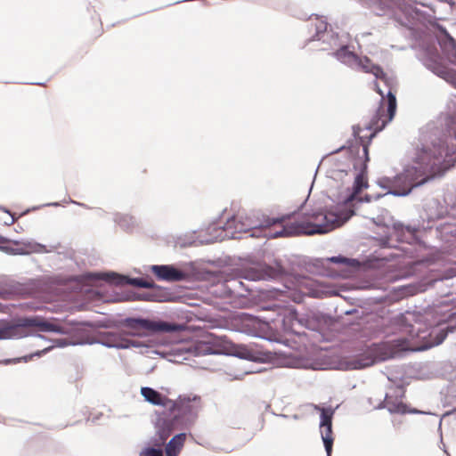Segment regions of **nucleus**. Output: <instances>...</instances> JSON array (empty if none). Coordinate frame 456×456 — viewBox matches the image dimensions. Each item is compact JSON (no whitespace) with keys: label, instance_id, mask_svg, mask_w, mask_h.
I'll return each instance as SVG.
<instances>
[{"label":"nucleus","instance_id":"38","mask_svg":"<svg viewBox=\"0 0 456 456\" xmlns=\"http://www.w3.org/2000/svg\"><path fill=\"white\" fill-rule=\"evenodd\" d=\"M0 210H3L7 216L2 220L4 225H11L14 223L15 217L6 208L0 206Z\"/></svg>","mask_w":456,"mask_h":456},{"label":"nucleus","instance_id":"2","mask_svg":"<svg viewBox=\"0 0 456 456\" xmlns=\"http://www.w3.org/2000/svg\"><path fill=\"white\" fill-rule=\"evenodd\" d=\"M311 215H304L294 220L282 224L283 217H271L263 216L261 220H255L246 216L228 218L224 226V238L240 240L242 237L240 233L247 234L248 237H264V238H289L300 235H313L316 233H325L329 231L327 228L329 223L325 220H315L314 212Z\"/></svg>","mask_w":456,"mask_h":456},{"label":"nucleus","instance_id":"29","mask_svg":"<svg viewBox=\"0 0 456 456\" xmlns=\"http://www.w3.org/2000/svg\"><path fill=\"white\" fill-rule=\"evenodd\" d=\"M187 436H191V434L190 432H180L175 434L167 443H165V456H178Z\"/></svg>","mask_w":456,"mask_h":456},{"label":"nucleus","instance_id":"45","mask_svg":"<svg viewBox=\"0 0 456 456\" xmlns=\"http://www.w3.org/2000/svg\"><path fill=\"white\" fill-rule=\"evenodd\" d=\"M40 343V346H34L35 347H40L42 346L43 348L45 347V344H47L48 342H39Z\"/></svg>","mask_w":456,"mask_h":456},{"label":"nucleus","instance_id":"49","mask_svg":"<svg viewBox=\"0 0 456 456\" xmlns=\"http://www.w3.org/2000/svg\"><path fill=\"white\" fill-rule=\"evenodd\" d=\"M6 294L4 290L0 289V297H4Z\"/></svg>","mask_w":456,"mask_h":456},{"label":"nucleus","instance_id":"44","mask_svg":"<svg viewBox=\"0 0 456 456\" xmlns=\"http://www.w3.org/2000/svg\"><path fill=\"white\" fill-rule=\"evenodd\" d=\"M30 85L45 86V82H30Z\"/></svg>","mask_w":456,"mask_h":456},{"label":"nucleus","instance_id":"14","mask_svg":"<svg viewBox=\"0 0 456 456\" xmlns=\"http://www.w3.org/2000/svg\"><path fill=\"white\" fill-rule=\"evenodd\" d=\"M337 50L330 53L331 56L336 58L341 63L352 68L361 69L366 73L373 74L376 78H380L385 76L383 69L374 64L370 58L359 57L353 51L350 50L347 45L340 44L337 45Z\"/></svg>","mask_w":456,"mask_h":456},{"label":"nucleus","instance_id":"20","mask_svg":"<svg viewBox=\"0 0 456 456\" xmlns=\"http://www.w3.org/2000/svg\"><path fill=\"white\" fill-rule=\"evenodd\" d=\"M320 410V432L323 443L326 456H331L333 451V425L332 419L335 414V409L329 407Z\"/></svg>","mask_w":456,"mask_h":456},{"label":"nucleus","instance_id":"55","mask_svg":"<svg viewBox=\"0 0 456 456\" xmlns=\"http://www.w3.org/2000/svg\"><path fill=\"white\" fill-rule=\"evenodd\" d=\"M29 308H30V311L33 309V306H32L31 303H30Z\"/></svg>","mask_w":456,"mask_h":456},{"label":"nucleus","instance_id":"25","mask_svg":"<svg viewBox=\"0 0 456 456\" xmlns=\"http://www.w3.org/2000/svg\"><path fill=\"white\" fill-rule=\"evenodd\" d=\"M376 92L381 96V99L379 101V106L376 109L371 119L370 122L366 124L365 128L372 123L374 120V118L377 114L379 115V119L377 120L378 126H381L382 123L387 122V120L389 118L390 112L388 110V107L390 104L394 103L395 104V110L397 109V102L395 94L391 91V89H388L387 93L385 94L383 90L379 86V85L376 84Z\"/></svg>","mask_w":456,"mask_h":456},{"label":"nucleus","instance_id":"48","mask_svg":"<svg viewBox=\"0 0 456 456\" xmlns=\"http://www.w3.org/2000/svg\"><path fill=\"white\" fill-rule=\"evenodd\" d=\"M34 283H35L34 279H30V281H29V284H30V289H32V287L34 286Z\"/></svg>","mask_w":456,"mask_h":456},{"label":"nucleus","instance_id":"7","mask_svg":"<svg viewBox=\"0 0 456 456\" xmlns=\"http://www.w3.org/2000/svg\"><path fill=\"white\" fill-rule=\"evenodd\" d=\"M449 301L443 298L428 305L424 313L415 317V322L408 325L411 338L427 339L423 350L441 345L449 333L456 331V308Z\"/></svg>","mask_w":456,"mask_h":456},{"label":"nucleus","instance_id":"51","mask_svg":"<svg viewBox=\"0 0 456 456\" xmlns=\"http://www.w3.org/2000/svg\"><path fill=\"white\" fill-rule=\"evenodd\" d=\"M443 451L446 453L447 456H451L450 453H448L447 451L445 450V446L444 445Z\"/></svg>","mask_w":456,"mask_h":456},{"label":"nucleus","instance_id":"56","mask_svg":"<svg viewBox=\"0 0 456 456\" xmlns=\"http://www.w3.org/2000/svg\"><path fill=\"white\" fill-rule=\"evenodd\" d=\"M455 411H456V408H455Z\"/></svg>","mask_w":456,"mask_h":456},{"label":"nucleus","instance_id":"53","mask_svg":"<svg viewBox=\"0 0 456 456\" xmlns=\"http://www.w3.org/2000/svg\"><path fill=\"white\" fill-rule=\"evenodd\" d=\"M28 213V209H26L24 212H23V215Z\"/></svg>","mask_w":456,"mask_h":456},{"label":"nucleus","instance_id":"22","mask_svg":"<svg viewBox=\"0 0 456 456\" xmlns=\"http://www.w3.org/2000/svg\"><path fill=\"white\" fill-rule=\"evenodd\" d=\"M314 27L315 32L311 37L307 39L306 44H309L313 41H320L323 45H327L322 47V51L334 49L337 47V45H339L338 34L334 32L331 28L330 30L328 29L329 27H330L328 22L320 20L314 25Z\"/></svg>","mask_w":456,"mask_h":456},{"label":"nucleus","instance_id":"42","mask_svg":"<svg viewBox=\"0 0 456 456\" xmlns=\"http://www.w3.org/2000/svg\"><path fill=\"white\" fill-rule=\"evenodd\" d=\"M69 202H70L72 204L78 205V206L86 208H89V207L87 205H86L85 203L77 202V201H75V200H73L71 199L69 200Z\"/></svg>","mask_w":456,"mask_h":456},{"label":"nucleus","instance_id":"11","mask_svg":"<svg viewBox=\"0 0 456 456\" xmlns=\"http://www.w3.org/2000/svg\"><path fill=\"white\" fill-rule=\"evenodd\" d=\"M229 341L225 336L208 333L195 347L196 355L224 354L247 361H255V353L246 346L227 348Z\"/></svg>","mask_w":456,"mask_h":456},{"label":"nucleus","instance_id":"34","mask_svg":"<svg viewBox=\"0 0 456 456\" xmlns=\"http://www.w3.org/2000/svg\"><path fill=\"white\" fill-rule=\"evenodd\" d=\"M390 5L387 2H383L380 0H377L373 3L372 10L374 13L378 16H381L386 13L387 10H389Z\"/></svg>","mask_w":456,"mask_h":456},{"label":"nucleus","instance_id":"43","mask_svg":"<svg viewBox=\"0 0 456 456\" xmlns=\"http://www.w3.org/2000/svg\"><path fill=\"white\" fill-rule=\"evenodd\" d=\"M44 206L59 207V206H61V203L58 201H54V202H50V203L45 204Z\"/></svg>","mask_w":456,"mask_h":456},{"label":"nucleus","instance_id":"33","mask_svg":"<svg viewBox=\"0 0 456 456\" xmlns=\"http://www.w3.org/2000/svg\"><path fill=\"white\" fill-rule=\"evenodd\" d=\"M57 246H51L50 249H48L46 245L30 239V255L33 253H48L55 250Z\"/></svg>","mask_w":456,"mask_h":456},{"label":"nucleus","instance_id":"12","mask_svg":"<svg viewBox=\"0 0 456 456\" xmlns=\"http://www.w3.org/2000/svg\"><path fill=\"white\" fill-rule=\"evenodd\" d=\"M313 265L322 276L331 279H348L359 267V261L338 254L329 257L314 258Z\"/></svg>","mask_w":456,"mask_h":456},{"label":"nucleus","instance_id":"15","mask_svg":"<svg viewBox=\"0 0 456 456\" xmlns=\"http://www.w3.org/2000/svg\"><path fill=\"white\" fill-rule=\"evenodd\" d=\"M342 315L352 317L347 324L356 335L362 339H370L378 332L377 325L373 321L374 315L363 307H350L345 310Z\"/></svg>","mask_w":456,"mask_h":456},{"label":"nucleus","instance_id":"3","mask_svg":"<svg viewBox=\"0 0 456 456\" xmlns=\"http://www.w3.org/2000/svg\"><path fill=\"white\" fill-rule=\"evenodd\" d=\"M96 322H78L30 315V346H40L39 342L51 344L42 349L30 351V360L41 357L54 347L63 348L68 346H84L99 344Z\"/></svg>","mask_w":456,"mask_h":456},{"label":"nucleus","instance_id":"30","mask_svg":"<svg viewBox=\"0 0 456 456\" xmlns=\"http://www.w3.org/2000/svg\"><path fill=\"white\" fill-rule=\"evenodd\" d=\"M113 221L116 223L123 231L131 232L137 226V219L131 215L115 213Z\"/></svg>","mask_w":456,"mask_h":456},{"label":"nucleus","instance_id":"1","mask_svg":"<svg viewBox=\"0 0 456 456\" xmlns=\"http://www.w3.org/2000/svg\"><path fill=\"white\" fill-rule=\"evenodd\" d=\"M456 165V124L428 122L419 129L411 164L395 175L381 176L376 184L386 191L375 193L373 200L387 196L404 198L414 190L443 178Z\"/></svg>","mask_w":456,"mask_h":456},{"label":"nucleus","instance_id":"50","mask_svg":"<svg viewBox=\"0 0 456 456\" xmlns=\"http://www.w3.org/2000/svg\"><path fill=\"white\" fill-rule=\"evenodd\" d=\"M4 241H6V239L2 237V236H0V242H4Z\"/></svg>","mask_w":456,"mask_h":456},{"label":"nucleus","instance_id":"8","mask_svg":"<svg viewBox=\"0 0 456 456\" xmlns=\"http://www.w3.org/2000/svg\"><path fill=\"white\" fill-rule=\"evenodd\" d=\"M240 264L236 268V275L230 281L223 284L220 290V297L232 299L237 297H242L243 291H250L246 288L240 279L251 281H271L275 280L278 276L285 273V269L281 265H277V270H273L270 265L259 259L248 256L246 258H239Z\"/></svg>","mask_w":456,"mask_h":456},{"label":"nucleus","instance_id":"32","mask_svg":"<svg viewBox=\"0 0 456 456\" xmlns=\"http://www.w3.org/2000/svg\"><path fill=\"white\" fill-rule=\"evenodd\" d=\"M16 330V327L12 324H0V339H7L15 337Z\"/></svg>","mask_w":456,"mask_h":456},{"label":"nucleus","instance_id":"52","mask_svg":"<svg viewBox=\"0 0 456 456\" xmlns=\"http://www.w3.org/2000/svg\"><path fill=\"white\" fill-rule=\"evenodd\" d=\"M450 40H451L453 44H455V43H456V42H455V40L453 39V37H452L451 36H450Z\"/></svg>","mask_w":456,"mask_h":456},{"label":"nucleus","instance_id":"5","mask_svg":"<svg viewBox=\"0 0 456 456\" xmlns=\"http://www.w3.org/2000/svg\"><path fill=\"white\" fill-rule=\"evenodd\" d=\"M97 336H100L102 345L107 348L129 349L138 348L148 349L149 346L145 341L134 339V337H144L147 333H166L172 334L181 331L183 328L181 324L155 320L142 316H129L120 320L119 325L110 328L105 324L104 321H97Z\"/></svg>","mask_w":456,"mask_h":456},{"label":"nucleus","instance_id":"39","mask_svg":"<svg viewBox=\"0 0 456 456\" xmlns=\"http://www.w3.org/2000/svg\"><path fill=\"white\" fill-rule=\"evenodd\" d=\"M20 361H23L25 362H28V354L27 355H23L22 357L20 358H10V359H5L3 361V363L7 365V364H12V363H17Z\"/></svg>","mask_w":456,"mask_h":456},{"label":"nucleus","instance_id":"41","mask_svg":"<svg viewBox=\"0 0 456 456\" xmlns=\"http://www.w3.org/2000/svg\"><path fill=\"white\" fill-rule=\"evenodd\" d=\"M102 416H103V414L100 412V413H98V414H96V415L93 416L92 418L88 419V420H90V421H92L93 423H94V424H95V423H97V422L100 420V419H101Z\"/></svg>","mask_w":456,"mask_h":456},{"label":"nucleus","instance_id":"6","mask_svg":"<svg viewBox=\"0 0 456 456\" xmlns=\"http://www.w3.org/2000/svg\"><path fill=\"white\" fill-rule=\"evenodd\" d=\"M140 392L144 401L163 408L155 411L156 428L185 429L195 423L200 409V395H180L177 401H174L150 387H142Z\"/></svg>","mask_w":456,"mask_h":456},{"label":"nucleus","instance_id":"40","mask_svg":"<svg viewBox=\"0 0 456 456\" xmlns=\"http://www.w3.org/2000/svg\"><path fill=\"white\" fill-rule=\"evenodd\" d=\"M392 232H385L384 236L380 240V245L382 247H390V240L392 239Z\"/></svg>","mask_w":456,"mask_h":456},{"label":"nucleus","instance_id":"36","mask_svg":"<svg viewBox=\"0 0 456 456\" xmlns=\"http://www.w3.org/2000/svg\"><path fill=\"white\" fill-rule=\"evenodd\" d=\"M0 250L4 251L8 255H27L28 252L20 248H13L11 246H0Z\"/></svg>","mask_w":456,"mask_h":456},{"label":"nucleus","instance_id":"10","mask_svg":"<svg viewBox=\"0 0 456 456\" xmlns=\"http://www.w3.org/2000/svg\"><path fill=\"white\" fill-rule=\"evenodd\" d=\"M106 280L118 285H132L138 288L149 289L142 294V298L147 301L167 302L175 296L169 289L156 284L151 277H132L126 274H119L116 272L106 273Z\"/></svg>","mask_w":456,"mask_h":456},{"label":"nucleus","instance_id":"47","mask_svg":"<svg viewBox=\"0 0 456 456\" xmlns=\"http://www.w3.org/2000/svg\"><path fill=\"white\" fill-rule=\"evenodd\" d=\"M39 208H40L39 206L30 207L29 211L37 210V209H38Z\"/></svg>","mask_w":456,"mask_h":456},{"label":"nucleus","instance_id":"21","mask_svg":"<svg viewBox=\"0 0 456 456\" xmlns=\"http://www.w3.org/2000/svg\"><path fill=\"white\" fill-rule=\"evenodd\" d=\"M444 283L443 279L438 278L436 275L431 274L424 277L423 279L416 281L398 286L397 289L401 292V297H407L413 296L419 292H425L431 288H439Z\"/></svg>","mask_w":456,"mask_h":456},{"label":"nucleus","instance_id":"37","mask_svg":"<svg viewBox=\"0 0 456 456\" xmlns=\"http://www.w3.org/2000/svg\"><path fill=\"white\" fill-rule=\"evenodd\" d=\"M395 395H391L389 393H386L385 396L388 395V399L391 401H398L403 402V398L404 397L405 391L403 387H397L395 391Z\"/></svg>","mask_w":456,"mask_h":456},{"label":"nucleus","instance_id":"54","mask_svg":"<svg viewBox=\"0 0 456 456\" xmlns=\"http://www.w3.org/2000/svg\"><path fill=\"white\" fill-rule=\"evenodd\" d=\"M447 296H449V293H448V292H446V293H444V297H447Z\"/></svg>","mask_w":456,"mask_h":456},{"label":"nucleus","instance_id":"46","mask_svg":"<svg viewBox=\"0 0 456 456\" xmlns=\"http://www.w3.org/2000/svg\"><path fill=\"white\" fill-rule=\"evenodd\" d=\"M23 325L24 326L28 325V318H24L23 319Z\"/></svg>","mask_w":456,"mask_h":456},{"label":"nucleus","instance_id":"13","mask_svg":"<svg viewBox=\"0 0 456 456\" xmlns=\"http://www.w3.org/2000/svg\"><path fill=\"white\" fill-rule=\"evenodd\" d=\"M299 327L307 330L302 334L315 342L329 341L334 326L333 318L328 314L319 311H311L301 314L297 321Z\"/></svg>","mask_w":456,"mask_h":456},{"label":"nucleus","instance_id":"27","mask_svg":"<svg viewBox=\"0 0 456 456\" xmlns=\"http://www.w3.org/2000/svg\"><path fill=\"white\" fill-rule=\"evenodd\" d=\"M388 395L384 397V400L380 401L379 403L375 406L376 410L387 409L391 414H426L425 411H420L417 408H412L403 402L391 401L388 399Z\"/></svg>","mask_w":456,"mask_h":456},{"label":"nucleus","instance_id":"23","mask_svg":"<svg viewBox=\"0 0 456 456\" xmlns=\"http://www.w3.org/2000/svg\"><path fill=\"white\" fill-rule=\"evenodd\" d=\"M392 356L380 352V348L372 345L367 348L362 354L357 355L351 360L350 365L352 369L362 370L372 366L378 362H384Z\"/></svg>","mask_w":456,"mask_h":456},{"label":"nucleus","instance_id":"9","mask_svg":"<svg viewBox=\"0 0 456 456\" xmlns=\"http://www.w3.org/2000/svg\"><path fill=\"white\" fill-rule=\"evenodd\" d=\"M418 59L426 69L456 89V69L444 64L436 48H423L418 53ZM447 60L450 64L456 67V48L448 54ZM451 119L456 124V117L452 115H447L445 118L435 120L434 122L446 124Z\"/></svg>","mask_w":456,"mask_h":456},{"label":"nucleus","instance_id":"24","mask_svg":"<svg viewBox=\"0 0 456 456\" xmlns=\"http://www.w3.org/2000/svg\"><path fill=\"white\" fill-rule=\"evenodd\" d=\"M156 429L155 435L143 446L139 456H164L163 446L174 429L165 428Z\"/></svg>","mask_w":456,"mask_h":456},{"label":"nucleus","instance_id":"35","mask_svg":"<svg viewBox=\"0 0 456 456\" xmlns=\"http://www.w3.org/2000/svg\"><path fill=\"white\" fill-rule=\"evenodd\" d=\"M373 200V195L370 193H366L363 196L357 195V199L353 203L349 204L351 208H354L355 211L357 210V208L359 205L362 203H370Z\"/></svg>","mask_w":456,"mask_h":456},{"label":"nucleus","instance_id":"16","mask_svg":"<svg viewBox=\"0 0 456 456\" xmlns=\"http://www.w3.org/2000/svg\"><path fill=\"white\" fill-rule=\"evenodd\" d=\"M332 290L323 282L304 277L301 279L296 288L289 291V298L297 304L303 303L306 297L314 298H322L331 295Z\"/></svg>","mask_w":456,"mask_h":456},{"label":"nucleus","instance_id":"26","mask_svg":"<svg viewBox=\"0 0 456 456\" xmlns=\"http://www.w3.org/2000/svg\"><path fill=\"white\" fill-rule=\"evenodd\" d=\"M365 126L366 125L364 126V130H367ZM362 130L363 128L361 127L359 125H354L352 126L354 140H348L346 142V145H342L339 148L336 149L335 151H331L330 153H337L344 149H346L350 158L361 157L360 147L362 146V150L363 149V146L368 142L369 136L370 135V134L366 136L361 135Z\"/></svg>","mask_w":456,"mask_h":456},{"label":"nucleus","instance_id":"31","mask_svg":"<svg viewBox=\"0 0 456 456\" xmlns=\"http://www.w3.org/2000/svg\"><path fill=\"white\" fill-rule=\"evenodd\" d=\"M384 226L387 229V232H392V234L395 233L397 235H400L401 233H403L404 232V230L412 232V231H417V230L420 229V227L416 228V227H412L411 225H405L402 222L395 221L393 219H391L390 224H388V223L384 224Z\"/></svg>","mask_w":456,"mask_h":456},{"label":"nucleus","instance_id":"18","mask_svg":"<svg viewBox=\"0 0 456 456\" xmlns=\"http://www.w3.org/2000/svg\"><path fill=\"white\" fill-rule=\"evenodd\" d=\"M148 269L158 281L178 282L190 279L188 271L183 270L173 264L151 265H149Z\"/></svg>","mask_w":456,"mask_h":456},{"label":"nucleus","instance_id":"17","mask_svg":"<svg viewBox=\"0 0 456 456\" xmlns=\"http://www.w3.org/2000/svg\"><path fill=\"white\" fill-rule=\"evenodd\" d=\"M423 222L426 220L428 223L426 226L424 224H422L421 229L423 231L432 230L435 222L444 219L450 214L445 200L438 198L428 200L423 206Z\"/></svg>","mask_w":456,"mask_h":456},{"label":"nucleus","instance_id":"4","mask_svg":"<svg viewBox=\"0 0 456 456\" xmlns=\"http://www.w3.org/2000/svg\"><path fill=\"white\" fill-rule=\"evenodd\" d=\"M388 110L390 112V116L387 122L382 123L381 126H378L377 120L379 119V114H377L372 123L366 127L367 131H370V135L369 136L368 142L363 146L362 156L352 158L354 159V168L357 171L352 186L347 188L345 192L338 195L337 205L332 207L330 209L318 208L317 211L314 212L315 220H319V218L322 217V220H325V222L329 223L330 225L333 224L334 226H341L355 215L354 208H351L348 205L356 200L357 195L363 189H367L369 187L367 181V170L368 162L370 161V145L373 138H375L377 134L394 119L395 116V104H390Z\"/></svg>","mask_w":456,"mask_h":456},{"label":"nucleus","instance_id":"28","mask_svg":"<svg viewBox=\"0 0 456 456\" xmlns=\"http://www.w3.org/2000/svg\"><path fill=\"white\" fill-rule=\"evenodd\" d=\"M435 233L444 243L456 248V224L444 222L436 225Z\"/></svg>","mask_w":456,"mask_h":456},{"label":"nucleus","instance_id":"19","mask_svg":"<svg viewBox=\"0 0 456 456\" xmlns=\"http://www.w3.org/2000/svg\"><path fill=\"white\" fill-rule=\"evenodd\" d=\"M299 318L300 314L296 309H279L275 318H265V320L271 322L275 329H281L284 333L300 336L302 332L296 329V326H298Z\"/></svg>","mask_w":456,"mask_h":456}]
</instances>
